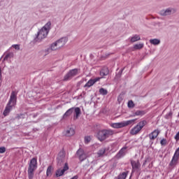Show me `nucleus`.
Returning <instances> with one entry per match:
<instances>
[{"mask_svg":"<svg viewBox=\"0 0 179 179\" xmlns=\"http://www.w3.org/2000/svg\"><path fill=\"white\" fill-rule=\"evenodd\" d=\"M50 48H52L53 51H55V50L59 49V48H58V44L57 43V42L52 43L50 45Z\"/></svg>","mask_w":179,"mask_h":179,"instance_id":"nucleus-27","label":"nucleus"},{"mask_svg":"<svg viewBox=\"0 0 179 179\" xmlns=\"http://www.w3.org/2000/svg\"><path fill=\"white\" fill-rule=\"evenodd\" d=\"M69 170V166H68V163H65L63 169L58 168L55 172L56 178L58 177H62V176L65 173V171H68Z\"/></svg>","mask_w":179,"mask_h":179,"instance_id":"nucleus-10","label":"nucleus"},{"mask_svg":"<svg viewBox=\"0 0 179 179\" xmlns=\"http://www.w3.org/2000/svg\"><path fill=\"white\" fill-rule=\"evenodd\" d=\"M100 75L101 76H107V75H108V71H104V70L101 71L100 72Z\"/></svg>","mask_w":179,"mask_h":179,"instance_id":"nucleus-34","label":"nucleus"},{"mask_svg":"<svg viewBox=\"0 0 179 179\" xmlns=\"http://www.w3.org/2000/svg\"><path fill=\"white\" fill-rule=\"evenodd\" d=\"M127 150V147H123L116 155L117 159H121V157H124L125 155V152Z\"/></svg>","mask_w":179,"mask_h":179,"instance_id":"nucleus-16","label":"nucleus"},{"mask_svg":"<svg viewBox=\"0 0 179 179\" xmlns=\"http://www.w3.org/2000/svg\"><path fill=\"white\" fill-rule=\"evenodd\" d=\"M8 58H13V52L8 53L3 58V61H8Z\"/></svg>","mask_w":179,"mask_h":179,"instance_id":"nucleus-29","label":"nucleus"},{"mask_svg":"<svg viewBox=\"0 0 179 179\" xmlns=\"http://www.w3.org/2000/svg\"><path fill=\"white\" fill-rule=\"evenodd\" d=\"M76 155L78 156L79 160L80 162H83L84 160H86V158L87 156L86 155V153H85V150L83 149L80 148L76 152Z\"/></svg>","mask_w":179,"mask_h":179,"instance_id":"nucleus-11","label":"nucleus"},{"mask_svg":"<svg viewBox=\"0 0 179 179\" xmlns=\"http://www.w3.org/2000/svg\"><path fill=\"white\" fill-rule=\"evenodd\" d=\"M139 40H141V36L139 35L136 34L131 38L130 41L131 43H136V41H139Z\"/></svg>","mask_w":179,"mask_h":179,"instance_id":"nucleus-22","label":"nucleus"},{"mask_svg":"<svg viewBox=\"0 0 179 179\" xmlns=\"http://www.w3.org/2000/svg\"><path fill=\"white\" fill-rule=\"evenodd\" d=\"M57 159L65 160V152L64 151L60 152Z\"/></svg>","mask_w":179,"mask_h":179,"instance_id":"nucleus-25","label":"nucleus"},{"mask_svg":"<svg viewBox=\"0 0 179 179\" xmlns=\"http://www.w3.org/2000/svg\"><path fill=\"white\" fill-rule=\"evenodd\" d=\"M160 134V131L155 129L152 133L149 134V138L151 141H153L159 136V134Z\"/></svg>","mask_w":179,"mask_h":179,"instance_id":"nucleus-15","label":"nucleus"},{"mask_svg":"<svg viewBox=\"0 0 179 179\" xmlns=\"http://www.w3.org/2000/svg\"><path fill=\"white\" fill-rule=\"evenodd\" d=\"M131 164L132 166L131 173H136L137 176H141V162L138 161H131Z\"/></svg>","mask_w":179,"mask_h":179,"instance_id":"nucleus-6","label":"nucleus"},{"mask_svg":"<svg viewBox=\"0 0 179 179\" xmlns=\"http://www.w3.org/2000/svg\"><path fill=\"white\" fill-rule=\"evenodd\" d=\"M172 115H173V113L169 112L168 114L166 115L165 118H166V120H169V118H170Z\"/></svg>","mask_w":179,"mask_h":179,"instance_id":"nucleus-37","label":"nucleus"},{"mask_svg":"<svg viewBox=\"0 0 179 179\" xmlns=\"http://www.w3.org/2000/svg\"><path fill=\"white\" fill-rule=\"evenodd\" d=\"M145 110H136L133 116L135 117V115H145Z\"/></svg>","mask_w":179,"mask_h":179,"instance_id":"nucleus-31","label":"nucleus"},{"mask_svg":"<svg viewBox=\"0 0 179 179\" xmlns=\"http://www.w3.org/2000/svg\"><path fill=\"white\" fill-rule=\"evenodd\" d=\"M67 41H68V38L66 37H63L59 39L58 41H57L56 43H57L58 48H62V47H64V45L66 44Z\"/></svg>","mask_w":179,"mask_h":179,"instance_id":"nucleus-13","label":"nucleus"},{"mask_svg":"<svg viewBox=\"0 0 179 179\" xmlns=\"http://www.w3.org/2000/svg\"><path fill=\"white\" fill-rule=\"evenodd\" d=\"M110 53L106 54V56H103V58H107V57H109Z\"/></svg>","mask_w":179,"mask_h":179,"instance_id":"nucleus-44","label":"nucleus"},{"mask_svg":"<svg viewBox=\"0 0 179 179\" xmlns=\"http://www.w3.org/2000/svg\"><path fill=\"white\" fill-rule=\"evenodd\" d=\"M51 51H54L51 47L48 48L47 50H45L46 55H47V54H50V52H51Z\"/></svg>","mask_w":179,"mask_h":179,"instance_id":"nucleus-40","label":"nucleus"},{"mask_svg":"<svg viewBox=\"0 0 179 179\" xmlns=\"http://www.w3.org/2000/svg\"><path fill=\"white\" fill-rule=\"evenodd\" d=\"M148 124L146 120H143L137 124L136 127H134L130 131L131 135H136L141 132L142 128L145 127Z\"/></svg>","mask_w":179,"mask_h":179,"instance_id":"nucleus-4","label":"nucleus"},{"mask_svg":"<svg viewBox=\"0 0 179 179\" xmlns=\"http://www.w3.org/2000/svg\"><path fill=\"white\" fill-rule=\"evenodd\" d=\"M65 135L66 136H72L75 135V130L73 128H70L69 129L66 131Z\"/></svg>","mask_w":179,"mask_h":179,"instance_id":"nucleus-21","label":"nucleus"},{"mask_svg":"<svg viewBox=\"0 0 179 179\" xmlns=\"http://www.w3.org/2000/svg\"><path fill=\"white\" fill-rule=\"evenodd\" d=\"M36 170H37V159L32 158L30 160L28 167V177L29 179H33Z\"/></svg>","mask_w":179,"mask_h":179,"instance_id":"nucleus-3","label":"nucleus"},{"mask_svg":"<svg viewBox=\"0 0 179 179\" xmlns=\"http://www.w3.org/2000/svg\"><path fill=\"white\" fill-rule=\"evenodd\" d=\"M104 153H106V148H101L98 151L97 155L100 157L101 156H103Z\"/></svg>","mask_w":179,"mask_h":179,"instance_id":"nucleus-30","label":"nucleus"},{"mask_svg":"<svg viewBox=\"0 0 179 179\" xmlns=\"http://www.w3.org/2000/svg\"><path fill=\"white\" fill-rule=\"evenodd\" d=\"M43 30H45L48 31V33H50V30H51V22H48L44 27H42Z\"/></svg>","mask_w":179,"mask_h":179,"instance_id":"nucleus-20","label":"nucleus"},{"mask_svg":"<svg viewBox=\"0 0 179 179\" xmlns=\"http://www.w3.org/2000/svg\"><path fill=\"white\" fill-rule=\"evenodd\" d=\"M73 111H74V116L73 120H78L79 117H80V115L82 114V111L80 110V108L79 107H73Z\"/></svg>","mask_w":179,"mask_h":179,"instance_id":"nucleus-14","label":"nucleus"},{"mask_svg":"<svg viewBox=\"0 0 179 179\" xmlns=\"http://www.w3.org/2000/svg\"><path fill=\"white\" fill-rule=\"evenodd\" d=\"M17 97L16 96V92L13 91L11 92L9 101L3 113V115L6 117L9 113H10V110H12V107L16 104V100Z\"/></svg>","mask_w":179,"mask_h":179,"instance_id":"nucleus-1","label":"nucleus"},{"mask_svg":"<svg viewBox=\"0 0 179 179\" xmlns=\"http://www.w3.org/2000/svg\"><path fill=\"white\" fill-rule=\"evenodd\" d=\"M150 43L153 45H159L160 44V40L157 38L150 39Z\"/></svg>","mask_w":179,"mask_h":179,"instance_id":"nucleus-23","label":"nucleus"},{"mask_svg":"<svg viewBox=\"0 0 179 179\" xmlns=\"http://www.w3.org/2000/svg\"><path fill=\"white\" fill-rule=\"evenodd\" d=\"M166 143H167V140H166V138H163L160 141V144L162 145V146H164V145H166Z\"/></svg>","mask_w":179,"mask_h":179,"instance_id":"nucleus-36","label":"nucleus"},{"mask_svg":"<svg viewBox=\"0 0 179 179\" xmlns=\"http://www.w3.org/2000/svg\"><path fill=\"white\" fill-rule=\"evenodd\" d=\"M127 106H128L129 108H134L135 104L134 103V101H129Z\"/></svg>","mask_w":179,"mask_h":179,"instance_id":"nucleus-33","label":"nucleus"},{"mask_svg":"<svg viewBox=\"0 0 179 179\" xmlns=\"http://www.w3.org/2000/svg\"><path fill=\"white\" fill-rule=\"evenodd\" d=\"M135 121H136V119H133L122 122H117V123H113L111 124V127L113 128H124V127H128V125H131L132 124L135 123Z\"/></svg>","mask_w":179,"mask_h":179,"instance_id":"nucleus-5","label":"nucleus"},{"mask_svg":"<svg viewBox=\"0 0 179 179\" xmlns=\"http://www.w3.org/2000/svg\"><path fill=\"white\" fill-rule=\"evenodd\" d=\"M143 43L136 44L134 46V50H142L143 48Z\"/></svg>","mask_w":179,"mask_h":179,"instance_id":"nucleus-28","label":"nucleus"},{"mask_svg":"<svg viewBox=\"0 0 179 179\" xmlns=\"http://www.w3.org/2000/svg\"><path fill=\"white\" fill-rule=\"evenodd\" d=\"M176 152H179V147L176 149Z\"/></svg>","mask_w":179,"mask_h":179,"instance_id":"nucleus-46","label":"nucleus"},{"mask_svg":"<svg viewBox=\"0 0 179 179\" xmlns=\"http://www.w3.org/2000/svg\"><path fill=\"white\" fill-rule=\"evenodd\" d=\"M52 171H54V167H52V166H49L46 171L47 177H51V176H52Z\"/></svg>","mask_w":179,"mask_h":179,"instance_id":"nucleus-19","label":"nucleus"},{"mask_svg":"<svg viewBox=\"0 0 179 179\" xmlns=\"http://www.w3.org/2000/svg\"><path fill=\"white\" fill-rule=\"evenodd\" d=\"M99 93H100V94H103V96H106L107 94V93H108V92L107 91V90H106L104 88H101L99 90Z\"/></svg>","mask_w":179,"mask_h":179,"instance_id":"nucleus-32","label":"nucleus"},{"mask_svg":"<svg viewBox=\"0 0 179 179\" xmlns=\"http://www.w3.org/2000/svg\"><path fill=\"white\" fill-rule=\"evenodd\" d=\"M176 141H179V131L175 136Z\"/></svg>","mask_w":179,"mask_h":179,"instance_id":"nucleus-43","label":"nucleus"},{"mask_svg":"<svg viewBox=\"0 0 179 179\" xmlns=\"http://www.w3.org/2000/svg\"><path fill=\"white\" fill-rule=\"evenodd\" d=\"M121 100H122V98H121V96H118L117 97V101H121Z\"/></svg>","mask_w":179,"mask_h":179,"instance_id":"nucleus-45","label":"nucleus"},{"mask_svg":"<svg viewBox=\"0 0 179 179\" xmlns=\"http://www.w3.org/2000/svg\"><path fill=\"white\" fill-rule=\"evenodd\" d=\"M90 141H92V138H90V136H85V143H89V142H90Z\"/></svg>","mask_w":179,"mask_h":179,"instance_id":"nucleus-35","label":"nucleus"},{"mask_svg":"<svg viewBox=\"0 0 179 179\" xmlns=\"http://www.w3.org/2000/svg\"><path fill=\"white\" fill-rule=\"evenodd\" d=\"M178 163V158H176V157H173L171 162L169 163V167L171 169H174V167L177 166Z\"/></svg>","mask_w":179,"mask_h":179,"instance_id":"nucleus-17","label":"nucleus"},{"mask_svg":"<svg viewBox=\"0 0 179 179\" xmlns=\"http://www.w3.org/2000/svg\"><path fill=\"white\" fill-rule=\"evenodd\" d=\"M13 47L15 50H20V46H19V45H13Z\"/></svg>","mask_w":179,"mask_h":179,"instance_id":"nucleus-42","label":"nucleus"},{"mask_svg":"<svg viewBox=\"0 0 179 179\" xmlns=\"http://www.w3.org/2000/svg\"><path fill=\"white\" fill-rule=\"evenodd\" d=\"M127 176H128V172H123L117 176V179H126Z\"/></svg>","mask_w":179,"mask_h":179,"instance_id":"nucleus-26","label":"nucleus"},{"mask_svg":"<svg viewBox=\"0 0 179 179\" xmlns=\"http://www.w3.org/2000/svg\"><path fill=\"white\" fill-rule=\"evenodd\" d=\"M173 157L176 158V159H179V151H176L173 155Z\"/></svg>","mask_w":179,"mask_h":179,"instance_id":"nucleus-41","label":"nucleus"},{"mask_svg":"<svg viewBox=\"0 0 179 179\" xmlns=\"http://www.w3.org/2000/svg\"><path fill=\"white\" fill-rule=\"evenodd\" d=\"M100 79H101V78L100 77H96L94 79H90L85 85L84 87H92V86H93V85H94V83H96V82H99V80H100Z\"/></svg>","mask_w":179,"mask_h":179,"instance_id":"nucleus-12","label":"nucleus"},{"mask_svg":"<svg viewBox=\"0 0 179 179\" xmlns=\"http://www.w3.org/2000/svg\"><path fill=\"white\" fill-rule=\"evenodd\" d=\"M112 135H114V131L113 130L103 129L98 131L96 138L99 139V141L103 142V141H106L107 138H110V136H112Z\"/></svg>","mask_w":179,"mask_h":179,"instance_id":"nucleus-2","label":"nucleus"},{"mask_svg":"<svg viewBox=\"0 0 179 179\" xmlns=\"http://www.w3.org/2000/svg\"><path fill=\"white\" fill-rule=\"evenodd\" d=\"M57 167L58 169L62 167L65 163V159H57Z\"/></svg>","mask_w":179,"mask_h":179,"instance_id":"nucleus-24","label":"nucleus"},{"mask_svg":"<svg viewBox=\"0 0 179 179\" xmlns=\"http://www.w3.org/2000/svg\"><path fill=\"white\" fill-rule=\"evenodd\" d=\"M73 107L69 108L66 112L63 115V118H67V117H69L72 115V113H73Z\"/></svg>","mask_w":179,"mask_h":179,"instance_id":"nucleus-18","label":"nucleus"},{"mask_svg":"<svg viewBox=\"0 0 179 179\" xmlns=\"http://www.w3.org/2000/svg\"><path fill=\"white\" fill-rule=\"evenodd\" d=\"M6 148L5 147H0V153H5Z\"/></svg>","mask_w":179,"mask_h":179,"instance_id":"nucleus-38","label":"nucleus"},{"mask_svg":"<svg viewBox=\"0 0 179 179\" xmlns=\"http://www.w3.org/2000/svg\"><path fill=\"white\" fill-rule=\"evenodd\" d=\"M176 12H177V9L169 7L168 8L161 10L159 14L160 16H170L171 15H174Z\"/></svg>","mask_w":179,"mask_h":179,"instance_id":"nucleus-7","label":"nucleus"},{"mask_svg":"<svg viewBox=\"0 0 179 179\" xmlns=\"http://www.w3.org/2000/svg\"><path fill=\"white\" fill-rule=\"evenodd\" d=\"M122 71H124V69L120 70L117 74L116 75L117 78H121V76L122 75Z\"/></svg>","mask_w":179,"mask_h":179,"instance_id":"nucleus-39","label":"nucleus"},{"mask_svg":"<svg viewBox=\"0 0 179 179\" xmlns=\"http://www.w3.org/2000/svg\"><path fill=\"white\" fill-rule=\"evenodd\" d=\"M78 73H79V69H71L64 76V80L65 82L68 80H71V79L74 78V76H76Z\"/></svg>","mask_w":179,"mask_h":179,"instance_id":"nucleus-8","label":"nucleus"},{"mask_svg":"<svg viewBox=\"0 0 179 179\" xmlns=\"http://www.w3.org/2000/svg\"><path fill=\"white\" fill-rule=\"evenodd\" d=\"M47 36H48V32L46 30L43 29V28H41L36 35L34 41H37V40H40V41H41V40L45 38Z\"/></svg>","mask_w":179,"mask_h":179,"instance_id":"nucleus-9","label":"nucleus"}]
</instances>
